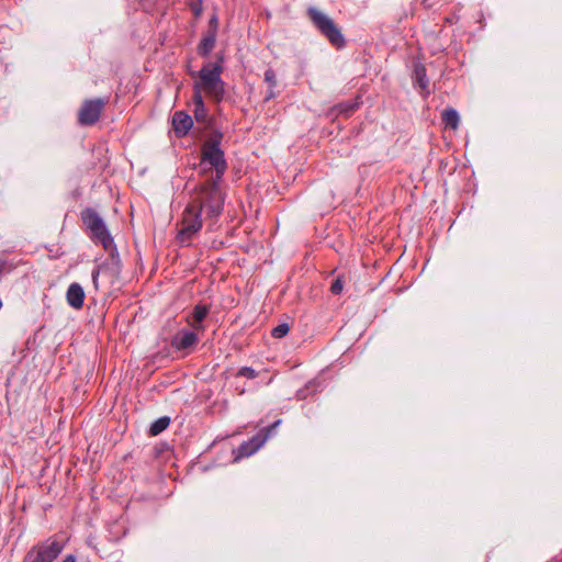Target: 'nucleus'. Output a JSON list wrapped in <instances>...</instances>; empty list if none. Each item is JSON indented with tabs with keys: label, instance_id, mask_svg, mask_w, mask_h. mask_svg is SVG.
<instances>
[{
	"label": "nucleus",
	"instance_id": "obj_1",
	"mask_svg": "<svg viewBox=\"0 0 562 562\" xmlns=\"http://www.w3.org/2000/svg\"><path fill=\"white\" fill-rule=\"evenodd\" d=\"M221 138L222 135H216L206 140L202 147L201 164L213 167L216 176L192 191L179 223L177 240L181 245H190L191 240L202 229L203 223L206 224L209 229H213L223 213L225 193L220 188V182L227 170V162L224 151L220 147Z\"/></svg>",
	"mask_w": 562,
	"mask_h": 562
},
{
	"label": "nucleus",
	"instance_id": "obj_2",
	"mask_svg": "<svg viewBox=\"0 0 562 562\" xmlns=\"http://www.w3.org/2000/svg\"><path fill=\"white\" fill-rule=\"evenodd\" d=\"M223 67L221 61L207 63L198 72H191L192 77L198 76L193 83V93H203L215 101H221L225 94V83L221 78Z\"/></svg>",
	"mask_w": 562,
	"mask_h": 562
},
{
	"label": "nucleus",
	"instance_id": "obj_3",
	"mask_svg": "<svg viewBox=\"0 0 562 562\" xmlns=\"http://www.w3.org/2000/svg\"><path fill=\"white\" fill-rule=\"evenodd\" d=\"M80 218L85 228L89 232L90 238L94 243H100L104 250L113 251L115 249L114 240L98 212L87 207L80 213Z\"/></svg>",
	"mask_w": 562,
	"mask_h": 562
},
{
	"label": "nucleus",
	"instance_id": "obj_4",
	"mask_svg": "<svg viewBox=\"0 0 562 562\" xmlns=\"http://www.w3.org/2000/svg\"><path fill=\"white\" fill-rule=\"evenodd\" d=\"M307 14L314 26L336 47L345 46V37L338 25L327 14L311 7Z\"/></svg>",
	"mask_w": 562,
	"mask_h": 562
},
{
	"label": "nucleus",
	"instance_id": "obj_5",
	"mask_svg": "<svg viewBox=\"0 0 562 562\" xmlns=\"http://www.w3.org/2000/svg\"><path fill=\"white\" fill-rule=\"evenodd\" d=\"M64 546L56 539L48 538L34 546L25 555L24 562H53L63 551Z\"/></svg>",
	"mask_w": 562,
	"mask_h": 562
},
{
	"label": "nucleus",
	"instance_id": "obj_6",
	"mask_svg": "<svg viewBox=\"0 0 562 562\" xmlns=\"http://www.w3.org/2000/svg\"><path fill=\"white\" fill-rule=\"evenodd\" d=\"M280 424V420H277L271 426L261 429L257 435L251 437L249 440L244 441L239 447L234 450L235 461H238L243 458H247L257 452L271 436L272 430Z\"/></svg>",
	"mask_w": 562,
	"mask_h": 562
},
{
	"label": "nucleus",
	"instance_id": "obj_7",
	"mask_svg": "<svg viewBox=\"0 0 562 562\" xmlns=\"http://www.w3.org/2000/svg\"><path fill=\"white\" fill-rule=\"evenodd\" d=\"M106 104V100L98 98L83 101L78 111V122L80 125H93L100 119V115Z\"/></svg>",
	"mask_w": 562,
	"mask_h": 562
},
{
	"label": "nucleus",
	"instance_id": "obj_8",
	"mask_svg": "<svg viewBox=\"0 0 562 562\" xmlns=\"http://www.w3.org/2000/svg\"><path fill=\"white\" fill-rule=\"evenodd\" d=\"M199 341V337L195 331L192 330H180L171 340V346L177 350H184L193 347Z\"/></svg>",
	"mask_w": 562,
	"mask_h": 562
},
{
	"label": "nucleus",
	"instance_id": "obj_9",
	"mask_svg": "<svg viewBox=\"0 0 562 562\" xmlns=\"http://www.w3.org/2000/svg\"><path fill=\"white\" fill-rule=\"evenodd\" d=\"M172 125L178 136H184L191 130L193 121L189 114L177 111L172 116Z\"/></svg>",
	"mask_w": 562,
	"mask_h": 562
},
{
	"label": "nucleus",
	"instance_id": "obj_10",
	"mask_svg": "<svg viewBox=\"0 0 562 562\" xmlns=\"http://www.w3.org/2000/svg\"><path fill=\"white\" fill-rule=\"evenodd\" d=\"M67 303L75 310H80L85 301V291L79 283H71L66 293Z\"/></svg>",
	"mask_w": 562,
	"mask_h": 562
},
{
	"label": "nucleus",
	"instance_id": "obj_11",
	"mask_svg": "<svg viewBox=\"0 0 562 562\" xmlns=\"http://www.w3.org/2000/svg\"><path fill=\"white\" fill-rule=\"evenodd\" d=\"M216 42V35H215V29L210 30L201 40L199 46H198V53L206 57L212 52V49L215 46Z\"/></svg>",
	"mask_w": 562,
	"mask_h": 562
},
{
	"label": "nucleus",
	"instance_id": "obj_12",
	"mask_svg": "<svg viewBox=\"0 0 562 562\" xmlns=\"http://www.w3.org/2000/svg\"><path fill=\"white\" fill-rule=\"evenodd\" d=\"M441 120L445 124L446 128H451L453 131L458 130L459 123H460V116L457 110L452 108H448L442 111L441 113Z\"/></svg>",
	"mask_w": 562,
	"mask_h": 562
},
{
	"label": "nucleus",
	"instance_id": "obj_13",
	"mask_svg": "<svg viewBox=\"0 0 562 562\" xmlns=\"http://www.w3.org/2000/svg\"><path fill=\"white\" fill-rule=\"evenodd\" d=\"M209 314V307L206 305H196L192 313L191 326L194 330H203L202 322Z\"/></svg>",
	"mask_w": 562,
	"mask_h": 562
},
{
	"label": "nucleus",
	"instance_id": "obj_14",
	"mask_svg": "<svg viewBox=\"0 0 562 562\" xmlns=\"http://www.w3.org/2000/svg\"><path fill=\"white\" fill-rule=\"evenodd\" d=\"M194 103V116L196 121H204L206 119V109L204 105L203 97L199 93H193L192 97Z\"/></svg>",
	"mask_w": 562,
	"mask_h": 562
},
{
	"label": "nucleus",
	"instance_id": "obj_15",
	"mask_svg": "<svg viewBox=\"0 0 562 562\" xmlns=\"http://www.w3.org/2000/svg\"><path fill=\"white\" fill-rule=\"evenodd\" d=\"M414 77L416 82L422 89H426L428 87V79L426 75V68L423 64L418 63L414 66Z\"/></svg>",
	"mask_w": 562,
	"mask_h": 562
},
{
	"label": "nucleus",
	"instance_id": "obj_16",
	"mask_svg": "<svg viewBox=\"0 0 562 562\" xmlns=\"http://www.w3.org/2000/svg\"><path fill=\"white\" fill-rule=\"evenodd\" d=\"M170 424V418L167 416L160 417L157 420H155L150 428L149 432L151 436H157L160 432H162Z\"/></svg>",
	"mask_w": 562,
	"mask_h": 562
},
{
	"label": "nucleus",
	"instance_id": "obj_17",
	"mask_svg": "<svg viewBox=\"0 0 562 562\" xmlns=\"http://www.w3.org/2000/svg\"><path fill=\"white\" fill-rule=\"evenodd\" d=\"M290 331V326L286 323L279 324L272 329V336L274 338H282Z\"/></svg>",
	"mask_w": 562,
	"mask_h": 562
},
{
	"label": "nucleus",
	"instance_id": "obj_18",
	"mask_svg": "<svg viewBox=\"0 0 562 562\" xmlns=\"http://www.w3.org/2000/svg\"><path fill=\"white\" fill-rule=\"evenodd\" d=\"M236 376H240V378H247L249 380H252V379H256L258 376V373L257 371H255L252 368L250 367H241L237 372H236Z\"/></svg>",
	"mask_w": 562,
	"mask_h": 562
},
{
	"label": "nucleus",
	"instance_id": "obj_19",
	"mask_svg": "<svg viewBox=\"0 0 562 562\" xmlns=\"http://www.w3.org/2000/svg\"><path fill=\"white\" fill-rule=\"evenodd\" d=\"M265 80L270 85L271 89L277 86L276 72L269 68L265 71Z\"/></svg>",
	"mask_w": 562,
	"mask_h": 562
},
{
	"label": "nucleus",
	"instance_id": "obj_20",
	"mask_svg": "<svg viewBox=\"0 0 562 562\" xmlns=\"http://www.w3.org/2000/svg\"><path fill=\"white\" fill-rule=\"evenodd\" d=\"M344 290V281L341 278H337L333 283H331V286H330V291L333 294L335 295H338L342 292Z\"/></svg>",
	"mask_w": 562,
	"mask_h": 562
},
{
	"label": "nucleus",
	"instance_id": "obj_21",
	"mask_svg": "<svg viewBox=\"0 0 562 562\" xmlns=\"http://www.w3.org/2000/svg\"><path fill=\"white\" fill-rule=\"evenodd\" d=\"M101 273V268H95L93 271H92V281H93V284H94V288L98 289L99 288V276Z\"/></svg>",
	"mask_w": 562,
	"mask_h": 562
},
{
	"label": "nucleus",
	"instance_id": "obj_22",
	"mask_svg": "<svg viewBox=\"0 0 562 562\" xmlns=\"http://www.w3.org/2000/svg\"><path fill=\"white\" fill-rule=\"evenodd\" d=\"M191 9L193 11V13L198 16L202 13V2L201 0H199L198 3H192L191 4Z\"/></svg>",
	"mask_w": 562,
	"mask_h": 562
},
{
	"label": "nucleus",
	"instance_id": "obj_23",
	"mask_svg": "<svg viewBox=\"0 0 562 562\" xmlns=\"http://www.w3.org/2000/svg\"><path fill=\"white\" fill-rule=\"evenodd\" d=\"M210 26L211 29L210 30H213L215 29V31L217 30V18L215 15H213L210 20Z\"/></svg>",
	"mask_w": 562,
	"mask_h": 562
},
{
	"label": "nucleus",
	"instance_id": "obj_24",
	"mask_svg": "<svg viewBox=\"0 0 562 562\" xmlns=\"http://www.w3.org/2000/svg\"><path fill=\"white\" fill-rule=\"evenodd\" d=\"M63 562H77L76 557L72 554L67 555Z\"/></svg>",
	"mask_w": 562,
	"mask_h": 562
}]
</instances>
